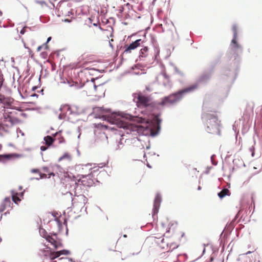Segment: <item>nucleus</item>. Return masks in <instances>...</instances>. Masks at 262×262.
Instances as JSON below:
<instances>
[{"label":"nucleus","mask_w":262,"mask_h":262,"mask_svg":"<svg viewBox=\"0 0 262 262\" xmlns=\"http://www.w3.org/2000/svg\"><path fill=\"white\" fill-rule=\"evenodd\" d=\"M133 116L127 114L121 113V114L113 113L110 116L107 117V120L112 124H115L117 127L122 128L124 132L119 135L122 137L125 134H130L133 136L143 135L145 136L155 137L158 134L160 129V124L161 119L159 115H156L154 118V122L149 124H134L129 123L124 121V119L132 120Z\"/></svg>","instance_id":"obj_1"},{"label":"nucleus","mask_w":262,"mask_h":262,"mask_svg":"<svg viewBox=\"0 0 262 262\" xmlns=\"http://www.w3.org/2000/svg\"><path fill=\"white\" fill-rule=\"evenodd\" d=\"M91 175L85 176L83 177L82 180L77 179L73 177V178H68L65 183H63L61 188V193L63 195H68L71 199L72 204L75 203L76 198H73L72 195L73 193L75 196H77V200L81 205H84L87 202V199L84 195L81 194L82 190L84 189L85 187H90L93 185V181L92 180H85L87 177L90 178Z\"/></svg>","instance_id":"obj_2"},{"label":"nucleus","mask_w":262,"mask_h":262,"mask_svg":"<svg viewBox=\"0 0 262 262\" xmlns=\"http://www.w3.org/2000/svg\"><path fill=\"white\" fill-rule=\"evenodd\" d=\"M233 32V38L231 41L228 55L230 59H233V67L232 70H230L229 75L228 76V79L229 82H233L237 75V70L240 61L239 55L243 51L242 46L239 44L237 41V29L235 24L232 27Z\"/></svg>","instance_id":"obj_3"},{"label":"nucleus","mask_w":262,"mask_h":262,"mask_svg":"<svg viewBox=\"0 0 262 262\" xmlns=\"http://www.w3.org/2000/svg\"><path fill=\"white\" fill-rule=\"evenodd\" d=\"M205 104L203 106L202 119L207 132L212 134L220 135V121L215 114L207 113L206 111Z\"/></svg>","instance_id":"obj_4"},{"label":"nucleus","mask_w":262,"mask_h":262,"mask_svg":"<svg viewBox=\"0 0 262 262\" xmlns=\"http://www.w3.org/2000/svg\"><path fill=\"white\" fill-rule=\"evenodd\" d=\"M196 90V85H191L177 92L171 94L162 98L159 105L162 106H170L178 103L187 94L192 93Z\"/></svg>","instance_id":"obj_5"},{"label":"nucleus","mask_w":262,"mask_h":262,"mask_svg":"<svg viewBox=\"0 0 262 262\" xmlns=\"http://www.w3.org/2000/svg\"><path fill=\"white\" fill-rule=\"evenodd\" d=\"M59 110L61 112H66L67 120L72 123H75L78 120V116L82 113L81 110L77 106H70L68 104L61 106Z\"/></svg>","instance_id":"obj_6"},{"label":"nucleus","mask_w":262,"mask_h":262,"mask_svg":"<svg viewBox=\"0 0 262 262\" xmlns=\"http://www.w3.org/2000/svg\"><path fill=\"white\" fill-rule=\"evenodd\" d=\"M39 234L52 245L55 249L63 248V245L60 239L57 238V234L53 233L51 235L48 234L47 232L43 228H39Z\"/></svg>","instance_id":"obj_7"},{"label":"nucleus","mask_w":262,"mask_h":262,"mask_svg":"<svg viewBox=\"0 0 262 262\" xmlns=\"http://www.w3.org/2000/svg\"><path fill=\"white\" fill-rule=\"evenodd\" d=\"M132 97L138 107H146L150 104V98L143 95L141 92L133 93Z\"/></svg>","instance_id":"obj_8"},{"label":"nucleus","mask_w":262,"mask_h":262,"mask_svg":"<svg viewBox=\"0 0 262 262\" xmlns=\"http://www.w3.org/2000/svg\"><path fill=\"white\" fill-rule=\"evenodd\" d=\"M251 253V252L248 251L246 254L239 255L237 259L238 262H260L259 255L257 253H253L251 256L247 255L248 254Z\"/></svg>","instance_id":"obj_9"},{"label":"nucleus","mask_w":262,"mask_h":262,"mask_svg":"<svg viewBox=\"0 0 262 262\" xmlns=\"http://www.w3.org/2000/svg\"><path fill=\"white\" fill-rule=\"evenodd\" d=\"M161 196L160 194L157 193L154 200V208L152 209V217L155 219V215L157 214L159 211L161 202Z\"/></svg>","instance_id":"obj_10"},{"label":"nucleus","mask_w":262,"mask_h":262,"mask_svg":"<svg viewBox=\"0 0 262 262\" xmlns=\"http://www.w3.org/2000/svg\"><path fill=\"white\" fill-rule=\"evenodd\" d=\"M212 75V72L204 73L202 74L196 80L195 83L193 85H196V89L199 84H204L206 83L210 78Z\"/></svg>","instance_id":"obj_11"},{"label":"nucleus","mask_w":262,"mask_h":262,"mask_svg":"<svg viewBox=\"0 0 262 262\" xmlns=\"http://www.w3.org/2000/svg\"><path fill=\"white\" fill-rule=\"evenodd\" d=\"M71 253L70 251L68 250H61L57 251L56 252H50L49 255V258L51 260H53L56 258L59 257L61 255H68Z\"/></svg>","instance_id":"obj_12"},{"label":"nucleus","mask_w":262,"mask_h":262,"mask_svg":"<svg viewBox=\"0 0 262 262\" xmlns=\"http://www.w3.org/2000/svg\"><path fill=\"white\" fill-rule=\"evenodd\" d=\"M157 78H161L163 80V85L167 89H169L171 88L172 84L169 80V76L164 72L160 74Z\"/></svg>","instance_id":"obj_13"},{"label":"nucleus","mask_w":262,"mask_h":262,"mask_svg":"<svg viewBox=\"0 0 262 262\" xmlns=\"http://www.w3.org/2000/svg\"><path fill=\"white\" fill-rule=\"evenodd\" d=\"M143 43V41L142 40V39H137L126 47L123 53L130 52L131 50L136 49L137 47L140 46Z\"/></svg>","instance_id":"obj_14"},{"label":"nucleus","mask_w":262,"mask_h":262,"mask_svg":"<svg viewBox=\"0 0 262 262\" xmlns=\"http://www.w3.org/2000/svg\"><path fill=\"white\" fill-rule=\"evenodd\" d=\"M59 9H60L61 11L67 9H71L70 8L72 7V4L67 1H61L58 3Z\"/></svg>","instance_id":"obj_15"},{"label":"nucleus","mask_w":262,"mask_h":262,"mask_svg":"<svg viewBox=\"0 0 262 262\" xmlns=\"http://www.w3.org/2000/svg\"><path fill=\"white\" fill-rule=\"evenodd\" d=\"M13 102V99L10 97H6L4 96H0V103L7 105L10 106Z\"/></svg>","instance_id":"obj_16"},{"label":"nucleus","mask_w":262,"mask_h":262,"mask_svg":"<svg viewBox=\"0 0 262 262\" xmlns=\"http://www.w3.org/2000/svg\"><path fill=\"white\" fill-rule=\"evenodd\" d=\"M12 203L10 198H6L2 203V209H0V212H3L7 207H10Z\"/></svg>","instance_id":"obj_17"},{"label":"nucleus","mask_w":262,"mask_h":262,"mask_svg":"<svg viewBox=\"0 0 262 262\" xmlns=\"http://www.w3.org/2000/svg\"><path fill=\"white\" fill-rule=\"evenodd\" d=\"M9 126L7 124H4L0 122V137H4L3 133H9V131L8 128Z\"/></svg>","instance_id":"obj_18"},{"label":"nucleus","mask_w":262,"mask_h":262,"mask_svg":"<svg viewBox=\"0 0 262 262\" xmlns=\"http://www.w3.org/2000/svg\"><path fill=\"white\" fill-rule=\"evenodd\" d=\"M148 48L144 46L140 51L139 58L142 60V58L146 57L148 55Z\"/></svg>","instance_id":"obj_19"},{"label":"nucleus","mask_w":262,"mask_h":262,"mask_svg":"<svg viewBox=\"0 0 262 262\" xmlns=\"http://www.w3.org/2000/svg\"><path fill=\"white\" fill-rule=\"evenodd\" d=\"M12 194V199L13 202L15 204H17L18 202H20L21 201L20 199L18 196V193L13 190L11 191Z\"/></svg>","instance_id":"obj_20"},{"label":"nucleus","mask_w":262,"mask_h":262,"mask_svg":"<svg viewBox=\"0 0 262 262\" xmlns=\"http://www.w3.org/2000/svg\"><path fill=\"white\" fill-rule=\"evenodd\" d=\"M43 139L45 140L46 145L48 146L51 145L55 140V139L50 136H47L45 137Z\"/></svg>","instance_id":"obj_21"},{"label":"nucleus","mask_w":262,"mask_h":262,"mask_svg":"<svg viewBox=\"0 0 262 262\" xmlns=\"http://www.w3.org/2000/svg\"><path fill=\"white\" fill-rule=\"evenodd\" d=\"M229 194L230 192L229 190L227 188H225L220 192H219L217 194V195L220 199H223L226 195H229Z\"/></svg>","instance_id":"obj_22"},{"label":"nucleus","mask_w":262,"mask_h":262,"mask_svg":"<svg viewBox=\"0 0 262 262\" xmlns=\"http://www.w3.org/2000/svg\"><path fill=\"white\" fill-rule=\"evenodd\" d=\"M4 119L5 122H9L11 123V125H13L14 123V118L11 117L9 115H4Z\"/></svg>","instance_id":"obj_23"},{"label":"nucleus","mask_w":262,"mask_h":262,"mask_svg":"<svg viewBox=\"0 0 262 262\" xmlns=\"http://www.w3.org/2000/svg\"><path fill=\"white\" fill-rule=\"evenodd\" d=\"M62 12H64L66 16H69L71 15L74 14V10L72 9L63 10V11H62Z\"/></svg>","instance_id":"obj_24"},{"label":"nucleus","mask_w":262,"mask_h":262,"mask_svg":"<svg viewBox=\"0 0 262 262\" xmlns=\"http://www.w3.org/2000/svg\"><path fill=\"white\" fill-rule=\"evenodd\" d=\"M35 3L40 5L42 7H43L44 6H48L47 4L44 1L35 0Z\"/></svg>","instance_id":"obj_25"},{"label":"nucleus","mask_w":262,"mask_h":262,"mask_svg":"<svg viewBox=\"0 0 262 262\" xmlns=\"http://www.w3.org/2000/svg\"><path fill=\"white\" fill-rule=\"evenodd\" d=\"M58 119L60 120H65L67 119V114L66 112H61L58 116Z\"/></svg>","instance_id":"obj_26"},{"label":"nucleus","mask_w":262,"mask_h":262,"mask_svg":"<svg viewBox=\"0 0 262 262\" xmlns=\"http://www.w3.org/2000/svg\"><path fill=\"white\" fill-rule=\"evenodd\" d=\"M95 79L94 78H92V79H91V81L90 82V84H91V85H93V87H94V88L95 91H96V89H97V88L98 86H99H99H102V85L100 84H99L98 85H96L94 83V81H95Z\"/></svg>","instance_id":"obj_27"},{"label":"nucleus","mask_w":262,"mask_h":262,"mask_svg":"<svg viewBox=\"0 0 262 262\" xmlns=\"http://www.w3.org/2000/svg\"><path fill=\"white\" fill-rule=\"evenodd\" d=\"M66 158H67V159L70 158V155L68 153H65L63 156H62L61 157H60L58 159V161H60Z\"/></svg>","instance_id":"obj_28"},{"label":"nucleus","mask_w":262,"mask_h":262,"mask_svg":"<svg viewBox=\"0 0 262 262\" xmlns=\"http://www.w3.org/2000/svg\"><path fill=\"white\" fill-rule=\"evenodd\" d=\"M55 221L57 223V226L59 228V231L60 230L61 227L62 226L61 222L60 221V220L58 218H56L55 219Z\"/></svg>","instance_id":"obj_29"},{"label":"nucleus","mask_w":262,"mask_h":262,"mask_svg":"<svg viewBox=\"0 0 262 262\" xmlns=\"http://www.w3.org/2000/svg\"><path fill=\"white\" fill-rule=\"evenodd\" d=\"M15 155V154H6L4 155H0V157H4L7 159H10L12 156ZM1 159H0V161Z\"/></svg>","instance_id":"obj_30"},{"label":"nucleus","mask_w":262,"mask_h":262,"mask_svg":"<svg viewBox=\"0 0 262 262\" xmlns=\"http://www.w3.org/2000/svg\"><path fill=\"white\" fill-rule=\"evenodd\" d=\"M59 260H66L69 262H75L72 258L68 257H61L59 259Z\"/></svg>","instance_id":"obj_31"},{"label":"nucleus","mask_w":262,"mask_h":262,"mask_svg":"<svg viewBox=\"0 0 262 262\" xmlns=\"http://www.w3.org/2000/svg\"><path fill=\"white\" fill-rule=\"evenodd\" d=\"M51 39H52L51 37H49L47 38V41L43 44V46H45V49H47L48 48V46L47 45V43L51 40Z\"/></svg>","instance_id":"obj_32"},{"label":"nucleus","mask_w":262,"mask_h":262,"mask_svg":"<svg viewBox=\"0 0 262 262\" xmlns=\"http://www.w3.org/2000/svg\"><path fill=\"white\" fill-rule=\"evenodd\" d=\"M254 146L252 145L251 147L249 148V150L251 152V156L254 157Z\"/></svg>","instance_id":"obj_33"},{"label":"nucleus","mask_w":262,"mask_h":262,"mask_svg":"<svg viewBox=\"0 0 262 262\" xmlns=\"http://www.w3.org/2000/svg\"><path fill=\"white\" fill-rule=\"evenodd\" d=\"M174 69H175V71L177 73H178V74H179L180 75L182 76H184V74L183 72H182L181 71H180V70H179L177 67H175L174 68Z\"/></svg>","instance_id":"obj_34"},{"label":"nucleus","mask_w":262,"mask_h":262,"mask_svg":"<svg viewBox=\"0 0 262 262\" xmlns=\"http://www.w3.org/2000/svg\"><path fill=\"white\" fill-rule=\"evenodd\" d=\"M214 156H215V155H214L211 156V162H212V164H213L214 165H217V162L213 160V158H214Z\"/></svg>","instance_id":"obj_35"},{"label":"nucleus","mask_w":262,"mask_h":262,"mask_svg":"<svg viewBox=\"0 0 262 262\" xmlns=\"http://www.w3.org/2000/svg\"><path fill=\"white\" fill-rule=\"evenodd\" d=\"M39 175H40V179L46 178L47 177V174L45 173H40Z\"/></svg>","instance_id":"obj_36"},{"label":"nucleus","mask_w":262,"mask_h":262,"mask_svg":"<svg viewBox=\"0 0 262 262\" xmlns=\"http://www.w3.org/2000/svg\"><path fill=\"white\" fill-rule=\"evenodd\" d=\"M48 146H41L40 147V150L41 151H45L48 148Z\"/></svg>","instance_id":"obj_37"},{"label":"nucleus","mask_w":262,"mask_h":262,"mask_svg":"<svg viewBox=\"0 0 262 262\" xmlns=\"http://www.w3.org/2000/svg\"><path fill=\"white\" fill-rule=\"evenodd\" d=\"M41 55L44 58H46V56H47V53L45 52H43L41 53Z\"/></svg>","instance_id":"obj_38"},{"label":"nucleus","mask_w":262,"mask_h":262,"mask_svg":"<svg viewBox=\"0 0 262 262\" xmlns=\"http://www.w3.org/2000/svg\"><path fill=\"white\" fill-rule=\"evenodd\" d=\"M25 28L26 27H24L20 31V33L21 34H25V32H26V30H25Z\"/></svg>","instance_id":"obj_39"},{"label":"nucleus","mask_w":262,"mask_h":262,"mask_svg":"<svg viewBox=\"0 0 262 262\" xmlns=\"http://www.w3.org/2000/svg\"><path fill=\"white\" fill-rule=\"evenodd\" d=\"M42 48H45V46H43V45H41V46H39L37 48V51L38 52L40 51V50H41Z\"/></svg>","instance_id":"obj_40"},{"label":"nucleus","mask_w":262,"mask_h":262,"mask_svg":"<svg viewBox=\"0 0 262 262\" xmlns=\"http://www.w3.org/2000/svg\"><path fill=\"white\" fill-rule=\"evenodd\" d=\"M62 21H64L65 23H71V19H62Z\"/></svg>","instance_id":"obj_41"},{"label":"nucleus","mask_w":262,"mask_h":262,"mask_svg":"<svg viewBox=\"0 0 262 262\" xmlns=\"http://www.w3.org/2000/svg\"><path fill=\"white\" fill-rule=\"evenodd\" d=\"M39 171L37 169H33L31 170V172H33V173H37Z\"/></svg>","instance_id":"obj_42"},{"label":"nucleus","mask_w":262,"mask_h":262,"mask_svg":"<svg viewBox=\"0 0 262 262\" xmlns=\"http://www.w3.org/2000/svg\"><path fill=\"white\" fill-rule=\"evenodd\" d=\"M124 10V8L123 7H121L119 10V12L122 13Z\"/></svg>","instance_id":"obj_43"},{"label":"nucleus","mask_w":262,"mask_h":262,"mask_svg":"<svg viewBox=\"0 0 262 262\" xmlns=\"http://www.w3.org/2000/svg\"><path fill=\"white\" fill-rule=\"evenodd\" d=\"M43 170L44 172H48V168L47 167H45L43 168Z\"/></svg>","instance_id":"obj_44"},{"label":"nucleus","mask_w":262,"mask_h":262,"mask_svg":"<svg viewBox=\"0 0 262 262\" xmlns=\"http://www.w3.org/2000/svg\"><path fill=\"white\" fill-rule=\"evenodd\" d=\"M233 129L236 132V122L233 125Z\"/></svg>","instance_id":"obj_45"},{"label":"nucleus","mask_w":262,"mask_h":262,"mask_svg":"<svg viewBox=\"0 0 262 262\" xmlns=\"http://www.w3.org/2000/svg\"><path fill=\"white\" fill-rule=\"evenodd\" d=\"M17 133H18V132H19V133H20V134H21L23 136H24V133H23V132H22V131H21L20 129H17Z\"/></svg>","instance_id":"obj_46"},{"label":"nucleus","mask_w":262,"mask_h":262,"mask_svg":"<svg viewBox=\"0 0 262 262\" xmlns=\"http://www.w3.org/2000/svg\"><path fill=\"white\" fill-rule=\"evenodd\" d=\"M31 97H38V95L35 94V93H34V94L31 95Z\"/></svg>","instance_id":"obj_47"},{"label":"nucleus","mask_w":262,"mask_h":262,"mask_svg":"<svg viewBox=\"0 0 262 262\" xmlns=\"http://www.w3.org/2000/svg\"><path fill=\"white\" fill-rule=\"evenodd\" d=\"M37 87L36 86H34L32 88V90L33 91H35L37 89Z\"/></svg>","instance_id":"obj_48"},{"label":"nucleus","mask_w":262,"mask_h":262,"mask_svg":"<svg viewBox=\"0 0 262 262\" xmlns=\"http://www.w3.org/2000/svg\"><path fill=\"white\" fill-rule=\"evenodd\" d=\"M49 176L48 177V178H50V177L51 176H54V173L53 172H51L49 174Z\"/></svg>","instance_id":"obj_49"},{"label":"nucleus","mask_w":262,"mask_h":262,"mask_svg":"<svg viewBox=\"0 0 262 262\" xmlns=\"http://www.w3.org/2000/svg\"><path fill=\"white\" fill-rule=\"evenodd\" d=\"M24 192H21L18 193V195H20L21 197H23L24 195Z\"/></svg>","instance_id":"obj_50"},{"label":"nucleus","mask_w":262,"mask_h":262,"mask_svg":"<svg viewBox=\"0 0 262 262\" xmlns=\"http://www.w3.org/2000/svg\"><path fill=\"white\" fill-rule=\"evenodd\" d=\"M201 189H202L201 187L200 186H199L198 187V190H201Z\"/></svg>","instance_id":"obj_51"},{"label":"nucleus","mask_w":262,"mask_h":262,"mask_svg":"<svg viewBox=\"0 0 262 262\" xmlns=\"http://www.w3.org/2000/svg\"><path fill=\"white\" fill-rule=\"evenodd\" d=\"M226 70H225L224 71V74L225 75H227V74H226Z\"/></svg>","instance_id":"obj_52"},{"label":"nucleus","mask_w":262,"mask_h":262,"mask_svg":"<svg viewBox=\"0 0 262 262\" xmlns=\"http://www.w3.org/2000/svg\"><path fill=\"white\" fill-rule=\"evenodd\" d=\"M68 229L67 227L66 226V235H68Z\"/></svg>","instance_id":"obj_53"},{"label":"nucleus","mask_w":262,"mask_h":262,"mask_svg":"<svg viewBox=\"0 0 262 262\" xmlns=\"http://www.w3.org/2000/svg\"><path fill=\"white\" fill-rule=\"evenodd\" d=\"M147 166L148 167L151 168V166H150L149 164H148L147 165Z\"/></svg>","instance_id":"obj_54"},{"label":"nucleus","mask_w":262,"mask_h":262,"mask_svg":"<svg viewBox=\"0 0 262 262\" xmlns=\"http://www.w3.org/2000/svg\"><path fill=\"white\" fill-rule=\"evenodd\" d=\"M149 148H150V146H147L146 147V149H149Z\"/></svg>","instance_id":"obj_55"},{"label":"nucleus","mask_w":262,"mask_h":262,"mask_svg":"<svg viewBox=\"0 0 262 262\" xmlns=\"http://www.w3.org/2000/svg\"><path fill=\"white\" fill-rule=\"evenodd\" d=\"M63 262H69L68 260H62Z\"/></svg>","instance_id":"obj_56"},{"label":"nucleus","mask_w":262,"mask_h":262,"mask_svg":"<svg viewBox=\"0 0 262 262\" xmlns=\"http://www.w3.org/2000/svg\"><path fill=\"white\" fill-rule=\"evenodd\" d=\"M24 8H25L27 10H28V8H27V7H26L25 6H24Z\"/></svg>","instance_id":"obj_57"},{"label":"nucleus","mask_w":262,"mask_h":262,"mask_svg":"<svg viewBox=\"0 0 262 262\" xmlns=\"http://www.w3.org/2000/svg\"><path fill=\"white\" fill-rule=\"evenodd\" d=\"M205 248H204L203 251V253H205Z\"/></svg>","instance_id":"obj_58"},{"label":"nucleus","mask_w":262,"mask_h":262,"mask_svg":"<svg viewBox=\"0 0 262 262\" xmlns=\"http://www.w3.org/2000/svg\"><path fill=\"white\" fill-rule=\"evenodd\" d=\"M2 14H3L2 12L0 10V16L2 15Z\"/></svg>","instance_id":"obj_59"},{"label":"nucleus","mask_w":262,"mask_h":262,"mask_svg":"<svg viewBox=\"0 0 262 262\" xmlns=\"http://www.w3.org/2000/svg\"><path fill=\"white\" fill-rule=\"evenodd\" d=\"M98 71H99L100 72L102 73V72H103V71H104V70H101V71H100V70H98Z\"/></svg>","instance_id":"obj_60"},{"label":"nucleus","mask_w":262,"mask_h":262,"mask_svg":"<svg viewBox=\"0 0 262 262\" xmlns=\"http://www.w3.org/2000/svg\"><path fill=\"white\" fill-rule=\"evenodd\" d=\"M21 189H22V187H21V186H19V190H21Z\"/></svg>","instance_id":"obj_61"},{"label":"nucleus","mask_w":262,"mask_h":262,"mask_svg":"<svg viewBox=\"0 0 262 262\" xmlns=\"http://www.w3.org/2000/svg\"><path fill=\"white\" fill-rule=\"evenodd\" d=\"M110 46L113 48V45L111 44V43L110 42Z\"/></svg>","instance_id":"obj_62"},{"label":"nucleus","mask_w":262,"mask_h":262,"mask_svg":"<svg viewBox=\"0 0 262 262\" xmlns=\"http://www.w3.org/2000/svg\"><path fill=\"white\" fill-rule=\"evenodd\" d=\"M123 237H127V235H126V234H124V235H123Z\"/></svg>","instance_id":"obj_63"},{"label":"nucleus","mask_w":262,"mask_h":262,"mask_svg":"<svg viewBox=\"0 0 262 262\" xmlns=\"http://www.w3.org/2000/svg\"><path fill=\"white\" fill-rule=\"evenodd\" d=\"M134 74H136V75H139V73H134Z\"/></svg>","instance_id":"obj_64"}]
</instances>
